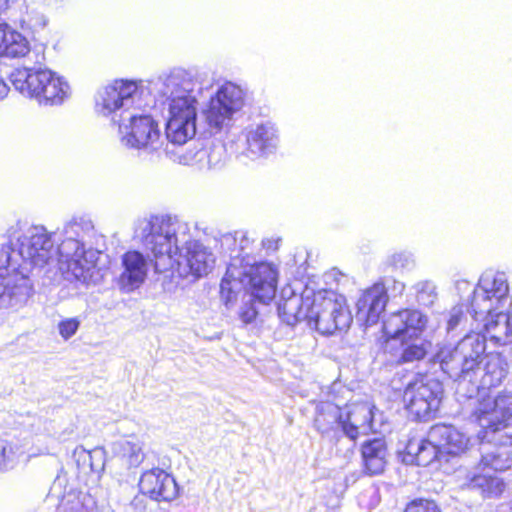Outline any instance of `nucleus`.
<instances>
[{"label": "nucleus", "mask_w": 512, "mask_h": 512, "mask_svg": "<svg viewBox=\"0 0 512 512\" xmlns=\"http://www.w3.org/2000/svg\"><path fill=\"white\" fill-rule=\"evenodd\" d=\"M80 323L81 322L77 317L66 318L61 320L57 325L59 335L64 340L70 339L77 333L80 327Z\"/></svg>", "instance_id": "4c0bfd02"}, {"label": "nucleus", "mask_w": 512, "mask_h": 512, "mask_svg": "<svg viewBox=\"0 0 512 512\" xmlns=\"http://www.w3.org/2000/svg\"><path fill=\"white\" fill-rule=\"evenodd\" d=\"M173 160L183 165L194 166L202 171L216 170L224 166L226 151L221 144L201 148L195 147L178 155Z\"/></svg>", "instance_id": "b1692460"}, {"label": "nucleus", "mask_w": 512, "mask_h": 512, "mask_svg": "<svg viewBox=\"0 0 512 512\" xmlns=\"http://www.w3.org/2000/svg\"><path fill=\"white\" fill-rule=\"evenodd\" d=\"M142 80L116 79L101 88L95 99V110L109 117L118 126L121 144L147 154L164 152L172 157L169 144L164 147L158 123L148 114V102L142 99ZM156 95L168 111L166 140L172 145H183L196 134L197 106L200 88L195 76L176 68L160 75L153 83Z\"/></svg>", "instance_id": "f257e3e1"}, {"label": "nucleus", "mask_w": 512, "mask_h": 512, "mask_svg": "<svg viewBox=\"0 0 512 512\" xmlns=\"http://www.w3.org/2000/svg\"><path fill=\"white\" fill-rule=\"evenodd\" d=\"M386 264L396 270L409 269L414 265V258L408 251H395L387 256Z\"/></svg>", "instance_id": "f704fd0d"}, {"label": "nucleus", "mask_w": 512, "mask_h": 512, "mask_svg": "<svg viewBox=\"0 0 512 512\" xmlns=\"http://www.w3.org/2000/svg\"><path fill=\"white\" fill-rule=\"evenodd\" d=\"M374 407L369 403H351L343 409L342 430L352 440L375 432Z\"/></svg>", "instance_id": "a211bd4d"}, {"label": "nucleus", "mask_w": 512, "mask_h": 512, "mask_svg": "<svg viewBox=\"0 0 512 512\" xmlns=\"http://www.w3.org/2000/svg\"><path fill=\"white\" fill-rule=\"evenodd\" d=\"M142 494L155 501H172L178 496V486L172 475L160 468L144 472L139 481Z\"/></svg>", "instance_id": "f3484780"}, {"label": "nucleus", "mask_w": 512, "mask_h": 512, "mask_svg": "<svg viewBox=\"0 0 512 512\" xmlns=\"http://www.w3.org/2000/svg\"><path fill=\"white\" fill-rule=\"evenodd\" d=\"M278 279L277 268L268 262H260L250 266L243 274L236 271L234 265L228 267L221 282V294L227 302L241 284L248 287L251 295L262 303L270 302L276 294Z\"/></svg>", "instance_id": "1a4fd4ad"}, {"label": "nucleus", "mask_w": 512, "mask_h": 512, "mask_svg": "<svg viewBox=\"0 0 512 512\" xmlns=\"http://www.w3.org/2000/svg\"><path fill=\"white\" fill-rule=\"evenodd\" d=\"M76 465L83 475H88L92 483H97L106 463V451L102 447L86 450L78 446L73 452Z\"/></svg>", "instance_id": "cd10ccee"}, {"label": "nucleus", "mask_w": 512, "mask_h": 512, "mask_svg": "<svg viewBox=\"0 0 512 512\" xmlns=\"http://www.w3.org/2000/svg\"><path fill=\"white\" fill-rule=\"evenodd\" d=\"M485 359L486 362L483 367H480V371H477L476 375L472 374V381H466V384H472V389L467 395L468 397H472V394L476 392L479 387L487 389L501 384L506 377V363L500 354L491 353L486 355Z\"/></svg>", "instance_id": "bb28decb"}, {"label": "nucleus", "mask_w": 512, "mask_h": 512, "mask_svg": "<svg viewBox=\"0 0 512 512\" xmlns=\"http://www.w3.org/2000/svg\"><path fill=\"white\" fill-rule=\"evenodd\" d=\"M121 267L118 284L123 291L131 292L145 282L149 272V260L143 253L130 250L122 255Z\"/></svg>", "instance_id": "6ab92c4d"}, {"label": "nucleus", "mask_w": 512, "mask_h": 512, "mask_svg": "<svg viewBox=\"0 0 512 512\" xmlns=\"http://www.w3.org/2000/svg\"><path fill=\"white\" fill-rule=\"evenodd\" d=\"M8 0H0V10L7 6Z\"/></svg>", "instance_id": "a18cd8bd"}, {"label": "nucleus", "mask_w": 512, "mask_h": 512, "mask_svg": "<svg viewBox=\"0 0 512 512\" xmlns=\"http://www.w3.org/2000/svg\"><path fill=\"white\" fill-rule=\"evenodd\" d=\"M24 456L21 445L7 440H0V472L13 469Z\"/></svg>", "instance_id": "72a5a7b5"}, {"label": "nucleus", "mask_w": 512, "mask_h": 512, "mask_svg": "<svg viewBox=\"0 0 512 512\" xmlns=\"http://www.w3.org/2000/svg\"><path fill=\"white\" fill-rule=\"evenodd\" d=\"M173 160L183 165L194 166L202 171L216 170L224 166L226 151L221 144L201 148L195 147L178 155Z\"/></svg>", "instance_id": "5701e85b"}, {"label": "nucleus", "mask_w": 512, "mask_h": 512, "mask_svg": "<svg viewBox=\"0 0 512 512\" xmlns=\"http://www.w3.org/2000/svg\"><path fill=\"white\" fill-rule=\"evenodd\" d=\"M9 93V86L0 76V101L5 99Z\"/></svg>", "instance_id": "79ce46f5"}, {"label": "nucleus", "mask_w": 512, "mask_h": 512, "mask_svg": "<svg viewBox=\"0 0 512 512\" xmlns=\"http://www.w3.org/2000/svg\"><path fill=\"white\" fill-rule=\"evenodd\" d=\"M191 238L188 223L176 216H151L138 220L135 239L151 254L158 273L174 269L182 245Z\"/></svg>", "instance_id": "f03ea898"}, {"label": "nucleus", "mask_w": 512, "mask_h": 512, "mask_svg": "<svg viewBox=\"0 0 512 512\" xmlns=\"http://www.w3.org/2000/svg\"><path fill=\"white\" fill-rule=\"evenodd\" d=\"M30 50L28 40L8 24L0 23V56L23 57Z\"/></svg>", "instance_id": "7c9ffc66"}, {"label": "nucleus", "mask_w": 512, "mask_h": 512, "mask_svg": "<svg viewBox=\"0 0 512 512\" xmlns=\"http://www.w3.org/2000/svg\"><path fill=\"white\" fill-rule=\"evenodd\" d=\"M343 410L339 404L330 401L320 402L316 407L314 424L322 434L328 433L337 427L342 428Z\"/></svg>", "instance_id": "2f4dec72"}, {"label": "nucleus", "mask_w": 512, "mask_h": 512, "mask_svg": "<svg viewBox=\"0 0 512 512\" xmlns=\"http://www.w3.org/2000/svg\"><path fill=\"white\" fill-rule=\"evenodd\" d=\"M361 453L367 475H379L384 472L387 464V448L382 438L364 442Z\"/></svg>", "instance_id": "c85d7f7f"}, {"label": "nucleus", "mask_w": 512, "mask_h": 512, "mask_svg": "<svg viewBox=\"0 0 512 512\" xmlns=\"http://www.w3.org/2000/svg\"><path fill=\"white\" fill-rule=\"evenodd\" d=\"M113 452L127 461L130 466H139L144 458L143 443L133 438H123L113 443Z\"/></svg>", "instance_id": "473e14b6"}, {"label": "nucleus", "mask_w": 512, "mask_h": 512, "mask_svg": "<svg viewBox=\"0 0 512 512\" xmlns=\"http://www.w3.org/2000/svg\"><path fill=\"white\" fill-rule=\"evenodd\" d=\"M83 226L71 221L64 227V236L58 247L59 268L68 280H76L84 284L95 281L96 262L99 252L86 248L83 239Z\"/></svg>", "instance_id": "20e7f679"}, {"label": "nucleus", "mask_w": 512, "mask_h": 512, "mask_svg": "<svg viewBox=\"0 0 512 512\" xmlns=\"http://www.w3.org/2000/svg\"><path fill=\"white\" fill-rule=\"evenodd\" d=\"M436 287L431 282H422L418 284L417 300L421 305L430 306L436 300Z\"/></svg>", "instance_id": "c9c22d12"}, {"label": "nucleus", "mask_w": 512, "mask_h": 512, "mask_svg": "<svg viewBox=\"0 0 512 512\" xmlns=\"http://www.w3.org/2000/svg\"><path fill=\"white\" fill-rule=\"evenodd\" d=\"M406 454L410 458L409 462L419 466H427L436 458L442 457L438 444L431 440V429L426 438L411 439L406 446Z\"/></svg>", "instance_id": "c756f323"}, {"label": "nucleus", "mask_w": 512, "mask_h": 512, "mask_svg": "<svg viewBox=\"0 0 512 512\" xmlns=\"http://www.w3.org/2000/svg\"><path fill=\"white\" fill-rule=\"evenodd\" d=\"M388 301L386 289L383 284L377 283L365 290L359 297L356 307V316L366 325L377 323Z\"/></svg>", "instance_id": "393cba45"}, {"label": "nucleus", "mask_w": 512, "mask_h": 512, "mask_svg": "<svg viewBox=\"0 0 512 512\" xmlns=\"http://www.w3.org/2000/svg\"><path fill=\"white\" fill-rule=\"evenodd\" d=\"M474 320L481 324L479 332L485 336V341H490L496 346L512 344V315L499 310L485 313Z\"/></svg>", "instance_id": "412c9836"}, {"label": "nucleus", "mask_w": 512, "mask_h": 512, "mask_svg": "<svg viewBox=\"0 0 512 512\" xmlns=\"http://www.w3.org/2000/svg\"><path fill=\"white\" fill-rule=\"evenodd\" d=\"M257 315L256 309L253 306H245L240 311V318L244 323L252 322Z\"/></svg>", "instance_id": "a19ab883"}, {"label": "nucleus", "mask_w": 512, "mask_h": 512, "mask_svg": "<svg viewBox=\"0 0 512 512\" xmlns=\"http://www.w3.org/2000/svg\"><path fill=\"white\" fill-rule=\"evenodd\" d=\"M22 22L25 23L30 29L38 30L43 29L47 25L48 19L43 13L37 11L36 9L27 8Z\"/></svg>", "instance_id": "e433bc0d"}, {"label": "nucleus", "mask_w": 512, "mask_h": 512, "mask_svg": "<svg viewBox=\"0 0 512 512\" xmlns=\"http://www.w3.org/2000/svg\"><path fill=\"white\" fill-rule=\"evenodd\" d=\"M405 512H439V508L433 501L418 499L408 504Z\"/></svg>", "instance_id": "58836bf2"}, {"label": "nucleus", "mask_w": 512, "mask_h": 512, "mask_svg": "<svg viewBox=\"0 0 512 512\" xmlns=\"http://www.w3.org/2000/svg\"><path fill=\"white\" fill-rule=\"evenodd\" d=\"M314 290L306 287L302 294H295L290 288H285L281 292L278 301V314L283 322L288 325H295L300 321H307L309 324L310 305H307L306 298L313 297Z\"/></svg>", "instance_id": "aec40b11"}, {"label": "nucleus", "mask_w": 512, "mask_h": 512, "mask_svg": "<svg viewBox=\"0 0 512 512\" xmlns=\"http://www.w3.org/2000/svg\"><path fill=\"white\" fill-rule=\"evenodd\" d=\"M10 80L22 95L43 105H60L71 95L68 82L48 69H16L11 73Z\"/></svg>", "instance_id": "423d86ee"}, {"label": "nucleus", "mask_w": 512, "mask_h": 512, "mask_svg": "<svg viewBox=\"0 0 512 512\" xmlns=\"http://www.w3.org/2000/svg\"><path fill=\"white\" fill-rule=\"evenodd\" d=\"M47 500L55 505L57 512L91 511L94 505L92 497L81 492L66 472L56 477Z\"/></svg>", "instance_id": "2eb2a0df"}, {"label": "nucleus", "mask_w": 512, "mask_h": 512, "mask_svg": "<svg viewBox=\"0 0 512 512\" xmlns=\"http://www.w3.org/2000/svg\"><path fill=\"white\" fill-rule=\"evenodd\" d=\"M40 3L50 6L58 2V0H38Z\"/></svg>", "instance_id": "37998d69"}, {"label": "nucleus", "mask_w": 512, "mask_h": 512, "mask_svg": "<svg viewBox=\"0 0 512 512\" xmlns=\"http://www.w3.org/2000/svg\"><path fill=\"white\" fill-rule=\"evenodd\" d=\"M481 462L470 476V486L480 488L489 494L502 491L503 483L491 472L504 471L510 467V460L499 449L490 450L485 444L481 448Z\"/></svg>", "instance_id": "4468645a"}, {"label": "nucleus", "mask_w": 512, "mask_h": 512, "mask_svg": "<svg viewBox=\"0 0 512 512\" xmlns=\"http://www.w3.org/2000/svg\"><path fill=\"white\" fill-rule=\"evenodd\" d=\"M396 288L399 289V292L401 293L404 290V284L402 282L395 283Z\"/></svg>", "instance_id": "c03bdc74"}, {"label": "nucleus", "mask_w": 512, "mask_h": 512, "mask_svg": "<svg viewBox=\"0 0 512 512\" xmlns=\"http://www.w3.org/2000/svg\"><path fill=\"white\" fill-rule=\"evenodd\" d=\"M215 262L213 253L203 244L192 241L182 245L173 270L181 277L193 276L195 278L207 275Z\"/></svg>", "instance_id": "dca6fc26"}, {"label": "nucleus", "mask_w": 512, "mask_h": 512, "mask_svg": "<svg viewBox=\"0 0 512 512\" xmlns=\"http://www.w3.org/2000/svg\"><path fill=\"white\" fill-rule=\"evenodd\" d=\"M18 251L11 243H0V277L12 272H28L32 267H44L57 253L53 233L42 225L28 227L16 237Z\"/></svg>", "instance_id": "7ed1b4c3"}, {"label": "nucleus", "mask_w": 512, "mask_h": 512, "mask_svg": "<svg viewBox=\"0 0 512 512\" xmlns=\"http://www.w3.org/2000/svg\"><path fill=\"white\" fill-rule=\"evenodd\" d=\"M431 440L436 442L442 456H458L471 446V439L452 425L437 424L431 427Z\"/></svg>", "instance_id": "a878e982"}, {"label": "nucleus", "mask_w": 512, "mask_h": 512, "mask_svg": "<svg viewBox=\"0 0 512 512\" xmlns=\"http://www.w3.org/2000/svg\"><path fill=\"white\" fill-rule=\"evenodd\" d=\"M247 156L257 159L272 153L278 145V133L270 122L252 125L246 134Z\"/></svg>", "instance_id": "4be33fe9"}, {"label": "nucleus", "mask_w": 512, "mask_h": 512, "mask_svg": "<svg viewBox=\"0 0 512 512\" xmlns=\"http://www.w3.org/2000/svg\"><path fill=\"white\" fill-rule=\"evenodd\" d=\"M443 385L437 379H420L410 383L404 391L407 410L418 420L429 419L439 408Z\"/></svg>", "instance_id": "ddd939ff"}, {"label": "nucleus", "mask_w": 512, "mask_h": 512, "mask_svg": "<svg viewBox=\"0 0 512 512\" xmlns=\"http://www.w3.org/2000/svg\"><path fill=\"white\" fill-rule=\"evenodd\" d=\"M509 301L507 277L502 272L485 271L474 288L471 301L473 319H479L485 313L503 310Z\"/></svg>", "instance_id": "9b49d317"}, {"label": "nucleus", "mask_w": 512, "mask_h": 512, "mask_svg": "<svg viewBox=\"0 0 512 512\" xmlns=\"http://www.w3.org/2000/svg\"><path fill=\"white\" fill-rule=\"evenodd\" d=\"M464 318V308L462 305L453 307L449 312L447 320V331L454 330Z\"/></svg>", "instance_id": "ea45409f"}, {"label": "nucleus", "mask_w": 512, "mask_h": 512, "mask_svg": "<svg viewBox=\"0 0 512 512\" xmlns=\"http://www.w3.org/2000/svg\"><path fill=\"white\" fill-rule=\"evenodd\" d=\"M9 238H10V242H11V241H12V239L14 238V236L9 235Z\"/></svg>", "instance_id": "49530a36"}, {"label": "nucleus", "mask_w": 512, "mask_h": 512, "mask_svg": "<svg viewBox=\"0 0 512 512\" xmlns=\"http://www.w3.org/2000/svg\"><path fill=\"white\" fill-rule=\"evenodd\" d=\"M306 300L311 307L308 325L321 334L346 330L352 323V314L343 295L333 290H314L313 297L308 296Z\"/></svg>", "instance_id": "9d476101"}, {"label": "nucleus", "mask_w": 512, "mask_h": 512, "mask_svg": "<svg viewBox=\"0 0 512 512\" xmlns=\"http://www.w3.org/2000/svg\"><path fill=\"white\" fill-rule=\"evenodd\" d=\"M474 415L484 430L482 440L496 445H512V393L483 397Z\"/></svg>", "instance_id": "6e6552de"}, {"label": "nucleus", "mask_w": 512, "mask_h": 512, "mask_svg": "<svg viewBox=\"0 0 512 512\" xmlns=\"http://www.w3.org/2000/svg\"><path fill=\"white\" fill-rule=\"evenodd\" d=\"M243 104V91L228 82L218 88L203 108L202 114L208 126L219 131L229 125L233 115L241 110Z\"/></svg>", "instance_id": "f8f14e48"}, {"label": "nucleus", "mask_w": 512, "mask_h": 512, "mask_svg": "<svg viewBox=\"0 0 512 512\" xmlns=\"http://www.w3.org/2000/svg\"><path fill=\"white\" fill-rule=\"evenodd\" d=\"M485 350V336L481 332H472L454 348H443L437 354L443 371L451 377H458V392L464 390L466 381H472V374L476 375L480 371Z\"/></svg>", "instance_id": "39448f33"}, {"label": "nucleus", "mask_w": 512, "mask_h": 512, "mask_svg": "<svg viewBox=\"0 0 512 512\" xmlns=\"http://www.w3.org/2000/svg\"><path fill=\"white\" fill-rule=\"evenodd\" d=\"M426 324L425 315L418 310L410 309L392 313L384 320L383 332L386 337L401 342L403 362L418 361L426 355L427 345L420 339Z\"/></svg>", "instance_id": "0eeeda50"}]
</instances>
